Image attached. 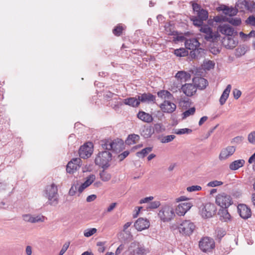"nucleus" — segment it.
Returning <instances> with one entry per match:
<instances>
[{
  "label": "nucleus",
  "instance_id": "2eb2a0df",
  "mask_svg": "<svg viewBox=\"0 0 255 255\" xmlns=\"http://www.w3.org/2000/svg\"><path fill=\"white\" fill-rule=\"evenodd\" d=\"M238 211L240 216L244 219H247L252 215L251 210L246 205L240 204L238 206Z\"/></svg>",
  "mask_w": 255,
  "mask_h": 255
},
{
  "label": "nucleus",
  "instance_id": "f3484780",
  "mask_svg": "<svg viewBox=\"0 0 255 255\" xmlns=\"http://www.w3.org/2000/svg\"><path fill=\"white\" fill-rule=\"evenodd\" d=\"M138 95L135 97H129L123 100V103H119L118 105L122 106L123 104L129 106L133 108L138 107L139 105Z\"/></svg>",
  "mask_w": 255,
  "mask_h": 255
},
{
  "label": "nucleus",
  "instance_id": "72a5a7b5",
  "mask_svg": "<svg viewBox=\"0 0 255 255\" xmlns=\"http://www.w3.org/2000/svg\"><path fill=\"white\" fill-rule=\"evenodd\" d=\"M152 150V147H147L142 149L140 151L136 152V156L138 157L143 158L147 155Z\"/></svg>",
  "mask_w": 255,
  "mask_h": 255
},
{
  "label": "nucleus",
  "instance_id": "393cba45",
  "mask_svg": "<svg viewBox=\"0 0 255 255\" xmlns=\"http://www.w3.org/2000/svg\"><path fill=\"white\" fill-rule=\"evenodd\" d=\"M154 130L151 126H144L141 130V135L145 138H147L151 136L154 133Z\"/></svg>",
  "mask_w": 255,
  "mask_h": 255
},
{
  "label": "nucleus",
  "instance_id": "5fc2aeb1",
  "mask_svg": "<svg viewBox=\"0 0 255 255\" xmlns=\"http://www.w3.org/2000/svg\"><path fill=\"white\" fill-rule=\"evenodd\" d=\"M69 245H70L69 242L65 243L63 245L62 248L60 252L59 255H63L66 252V251L67 250V249H68Z\"/></svg>",
  "mask_w": 255,
  "mask_h": 255
},
{
  "label": "nucleus",
  "instance_id": "69168bd1",
  "mask_svg": "<svg viewBox=\"0 0 255 255\" xmlns=\"http://www.w3.org/2000/svg\"><path fill=\"white\" fill-rule=\"evenodd\" d=\"M153 199V197L152 196H150L148 197L144 198L142 199H141L140 201V203H147L149 202L150 201H151Z\"/></svg>",
  "mask_w": 255,
  "mask_h": 255
},
{
  "label": "nucleus",
  "instance_id": "09e8293b",
  "mask_svg": "<svg viewBox=\"0 0 255 255\" xmlns=\"http://www.w3.org/2000/svg\"><path fill=\"white\" fill-rule=\"evenodd\" d=\"M223 184V182L222 181H218V180H214V181L209 182L207 184V186L208 187H214L221 186Z\"/></svg>",
  "mask_w": 255,
  "mask_h": 255
},
{
  "label": "nucleus",
  "instance_id": "4be33fe9",
  "mask_svg": "<svg viewBox=\"0 0 255 255\" xmlns=\"http://www.w3.org/2000/svg\"><path fill=\"white\" fill-rule=\"evenodd\" d=\"M182 92L188 97L193 95L197 91V87L192 84H185L182 86Z\"/></svg>",
  "mask_w": 255,
  "mask_h": 255
},
{
  "label": "nucleus",
  "instance_id": "0eeeda50",
  "mask_svg": "<svg viewBox=\"0 0 255 255\" xmlns=\"http://www.w3.org/2000/svg\"><path fill=\"white\" fill-rule=\"evenodd\" d=\"M216 203L222 208L227 209L233 203L230 195L221 193L218 194L216 197Z\"/></svg>",
  "mask_w": 255,
  "mask_h": 255
},
{
  "label": "nucleus",
  "instance_id": "7ed1b4c3",
  "mask_svg": "<svg viewBox=\"0 0 255 255\" xmlns=\"http://www.w3.org/2000/svg\"><path fill=\"white\" fill-rule=\"evenodd\" d=\"M101 145L104 150H113L118 152L123 149L124 141L119 139L114 140L105 139L101 141Z\"/></svg>",
  "mask_w": 255,
  "mask_h": 255
},
{
  "label": "nucleus",
  "instance_id": "de8ad7c7",
  "mask_svg": "<svg viewBox=\"0 0 255 255\" xmlns=\"http://www.w3.org/2000/svg\"><path fill=\"white\" fill-rule=\"evenodd\" d=\"M195 112V108L193 107L191 108L188 110L186 111L183 113V118H186L191 115H192L194 114Z\"/></svg>",
  "mask_w": 255,
  "mask_h": 255
},
{
  "label": "nucleus",
  "instance_id": "6e6552de",
  "mask_svg": "<svg viewBox=\"0 0 255 255\" xmlns=\"http://www.w3.org/2000/svg\"><path fill=\"white\" fill-rule=\"evenodd\" d=\"M200 249L204 252H210L215 247L214 240L209 237H204L199 242Z\"/></svg>",
  "mask_w": 255,
  "mask_h": 255
},
{
  "label": "nucleus",
  "instance_id": "b1692460",
  "mask_svg": "<svg viewBox=\"0 0 255 255\" xmlns=\"http://www.w3.org/2000/svg\"><path fill=\"white\" fill-rule=\"evenodd\" d=\"M190 74L186 72L180 71H178L176 75L175 79H177L180 82H184L190 79Z\"/></svg>",
  "mask_w": 255,
  "mask_h": 255
},
{
  "label": "nucleus",
  "instance_id": "ea45409f",
  "mask_svg": "<svg viewBox=\"0 0 255 255\" xmlns=\"http://www.w3.org/2000/svg\"><path fill=\"white\" fill-rule=\"evenodd\" d=\"M208 82L206 79L203 78L198 79V84L197 87L200 89H205L208 85Z\"/></svg>",
  "mask_w": 255,
  "mask_h": 255
},
{
  "label": "nucleus",
  "instance_id": "8fccbe9b",
  "mask_svg": "<svg viewBox=\"0 0 255 255\" xmlns=\"http://www.w3.org/2000/svg\"><path fill=\"white\" fill-rule=\"evenodd\" d=\"M44 220V217L41 215L32 216V222L31 223H35L37 222H43Z\"/></svg>",
  "mask_w": 255,
  "mask_h": 255
},
{
  "label": "nucleus",
  "instance_id": "680f3d73",
  "mask_svg": "<svg viewBox=\"0 0 255 255\" xmlns=\"http://www.w3.org/2000/svg\"><path fill=\"white\" fill-rule=\"evenodd\" d=\"M77 187L76 186L73 185L71 187L69 191V194L70 196H74L76 193Z\"/></svg>",
  "mask_w": 255,
  "mask_h": 255
},
{
  "label": "nucleus",
  "instance_id": "58836bf2",
  "mask_svg": "<svg viewBox=\"0 0 255 255\" xmlns=\"http://www.w3.org/2000/svg\"><path fill=\"white\" fill-rule=\"evenodd\" d=\"M196 14L198 18L201 19L203 21L206 20L208 17V11L204 9H202V10L199 11Z\"/></svg>",
  "mask_w": 255,
  "mask_h": 255
},
{
  "label": "nucleus",
  "instance_id": "cd10ccee",
  "mask_svg": "<svg viewBox=\"0 0 255 255\" xmlns=\"http://www.w3.org/2000/svg\"><path fill=\"white\" fill-rule=\"evenodd\" d=\"M223 13L226 15H229L231 17L236 15L238 12V10L236 8L234 7H229L227 6L224 5L223 8H222Z\"/></svg>",
  "mask_w": 255,
  "mask_h": 255
},
{
  "label": "nucleus",
  "instance_id": "338daca9",
  "mask_svg": "<svg viewBox=\"0 0 255 255\" xmlns=\"http://www.w3.org/2000/svg\"><path fill=\"white\" fill-rule=\"evenodd\" d=\"M96 195L94 194L89 195L87 197L86 201L88 202H92L95 200L96 199Z\"/></svg>",
  "mask_w": 255,
  "mask_h": 255
},
{
  "label": "nucleus",
  "instance_id": "a19ab883",
  "mask_svg": "<svg viewBox=\"0 0 255 255\" xmlns=\"http://www.w3.org/2000/svg\"><path fill=\"white\" fill-rule=\"evenodd\" d=\"M124 29L123 26L119 24L116 26L113 30V32L116 36H120L122 34L123 30Z\"/></svg>",
  "mask_w": 255,
  "mask_h": 255
},
{
  "label": "nucleus",
  "instance_id": "774afa93",
  "mask_svg": "<svg viewBox=\"0 0 255 255\" xmlns=\"http://www.w3.org/2000/svg\"><path fill=\"white\" fill-rule=\"evenodd\" d=\"M242 140L243 137L242 136H237L232 139V142L239 143L242 141Z\"/></svg>",
  "mask_w": 255,
  "mask_h": 255
},
{
  "label": "nucleus",
  "instance_id": "e2e57ef3",
  "mask_svg": "<svg viewBox=\"0 0 255 255\" xmlns=\"http://www.w3.org/2000/svg\"><path fill=\"white\" fill-rule=\"evenodd\" d=\"M227 17H224L223 16H217L215 17L214 20L217 22H220L222 21H226V18Z\"/></svg>",
  "mask_w": 255,
  "mask_h": 255
},
{
  "label": "nucleus",
  "instance_id": "a18cd8bd",
  "mask_svg": "<svg viewBox=\"0 0 255 255\" xmlns=\"http://www.w3.org/2000/svg\"><path fill=\"white\" fill-rule=\"evenodd\" d=\"M174 54L179 57H183L187 55V52L184 48L177 49L174 50Z\"/></svg>",
  "mask_w": 255,
  "mask_h": 255
},
{
  "label": "nucleus",
  "instance_id": "79ce46f5",
  "mask_svg": "<svg viewBox=\"0 0 255 255\" xmlns=\"http://www.w3.org/2000/svg\"><path fill=\"white\" fill-rule=\"evenodd\" d=\"M100 176L101 180L105 182L110 180L111 178V174L104 170L100 172Z\"/></svg>",
  "mask_w": 255,
  "mask_h": 255
},
{
  "label": "nucleus",
  "instance_id": "052dcab7",
  "mask_svg": "<svg viewBox=\"0 0 255 255\" xmlns=\"http://www.w3.org/2000/svg\"><path fill=\"white\" fill-rule=\"evenodd\" d=\"M24 221L28 222H32V215L30 214H25L22 216Z\"/></svg>",
  "mask_w": 255,
  "mask_h": 255
},
{
  "label": "nucleus",
  "instance_id": "6e6d98bb",
  "mask_svg": "<svg viewBox=\"0 0 255 255\" xmlns=\"http://www.w3.org/2000/svg\"><path fill=\"white\" fill-rule=\"evenodd\" d=\"M154 131L159 133L162 132L164 130V129L162 128V126L160 124H156L154 125V128H153Z\"/></svg>",
  "mask_w": 255,
  "mask_h": 255
},
{
  "label": "nucleus",
  "instance_id": "423d86ee",
  "mask_svg": "<svg viewBox=\"0 0 255 255\" xmlns=\"http://www.w3.org/2000/svg\"><path fill=\"white\" fill-rule=\"evenodd\" d=\"M180 234L185 236L191 235L195 229V225L190 220L182 221L178 227Z\"/></svg>",
  "mask_w": 255,
  "mask_h": 255
},
{
  "label": "nucleus",
  "instance_id": "49530a36",
  "mask_svg": "<svg viewBox=\"0 0 255 255\" xmlns=\"http://www.w3.org/2000/svg\"><path fill=\"white\" fill-rule=\"evenodd\" d=\"M10 189L8 184L0 182V193H5L8 191Z\"/></svg>",
  "mask_w": 255,
  "mask_h": 255
},
{
  "label": "nucleus",
  "instance_id": "c9c22d12",
  "mask_svg": "<svg viewBox=\"0 0 255 255\" xmlns=\"http://www.w3.org/2000/svg\"><path fill=\"white\" fill-rule=\"evenodd\" d=\"M192 131L191 129L188 128H181V129H174L173 133L178 135L184 134H189Z\"/></svg>",
  "mask_w": 255,
  "mask_h": 255
},
{
  "label": "nucleus",
  "instance_id": "39448f33",
  "mask_svg": "<svg viewBox=\"0 0 255 255\" xmlns=\"http://www.w3.org/2000/svg\"><path fill=\"white\" fill-rule=\"evenodd\" d=\"M216 211V206L211 203L203 204L199 209V213L203 218H211L215 214Z\"/></svg>",
  "mask_w": 255,
  "mask_h": 255
},
{
  "label": "nucleus",
  "instance_id": "ddd939ff",
  "mask_svg": "<svg viewBox=\"0 0 255 255\" xmlns=\"http://www.w3.org/2000/svg\"><path fill=\"white\" fill-rule=\"evenodd\" d=\"M81 159L79 158H75L69 161L66 167V171L68 173H73L77 170L80 167Z\"/></svg>",
  "mask_w": 255,
  "mask_h": 255
},
{
  "label": "nucleus",
  "instance_id": "a211bd4d",
  "mask_svg": "<svg viewBox=\"0 0 255 255\" xmlns=\"http://www.w3.org/2000/svg\"><path fill=\"white\" fill-rule=\"evenodd\" d=\"M200 43L195 38H191L187 39L185 41V46L187 49L191 50L194 52L193 54H195V51H198V47Z\"/></svg>",
  "mask_w": 255,
  "mask_h": 255
},
{
  "label": "nucleus",
  "instance_id": "e433bc0d",
  "mask_svg": "<svg viewBox=\"0 0 255 255\" xmlns=\"http://www.w3.org/2000/svg\"><path fill=\"white\" fill-rule=\"evenodd\" d=\"M214 66L215 63L211 60H205L203 64L204 69L207 70L214 68Z\"/></svg>",
  "mask_w": 255,
  "mask_h": 255
},
{
  "label": "nucleus",
  "instance_id": "f8f14e48",
  "mask_svg": "<svg viewBox=\"0 0 255 255\" xmlns=\"http://www.w3.org/2000/svg\"><path fill=\"white\" fill-rule=\"evenodd\" d=\"M218 30L226 36H235L237 35V32L235 31L234 28L227 24L220 25Z\"/></svg>",
  "mask_w": 255,
  "mask_h": 255
},
{
  "label": "nucleus",
  "instance_id": "c85d7f7f",
  "mask_svg": "<svg viewBox=\"0 0 255 255\" xmlns=\"http://www.w3.org/2000/svg\"><path fill=\"white\" fill-rule=\"evenodd\" d=\"M245 163V161L244 159L235 160L230 164L229 168L232 170H236L243 166Z\"/></svg>",
  "mask_w": 255,
  "mask_h": 255
},
{
  "label": "nucleus",
  "instance_id": "13d9d810",
  "mask_svg": "<svg viewBox=\"0 0 255 255\" xmlns=\"http://www.w3.org/2000/svg\"><path fill=\"white\" fill-rule=\"evenodd\" d=\"M128 154H129V151H127V150L125 151L124 152H123L122 153L119 155L118 157H119V160L120 161H122L126 157H127Z\"/></svg>",
  "mask_w": 255,
  "mask_h": 255
},
{
  "label": "nucleus",
  "instance_id": "a878e982",
  "mask_svg": "<svg viewBox=\"0 0 255 255\" xmlns=\"http://www.w3.org/2000/svg\"><path fill=\"white\" fill-rule=\"evenodd\" d=\"M231 88V85L230 84L228 85L226 88L223 91L219 100L220 103L221 105H223L228 98Z\"/></svg>",
  "mask_w": 255,
  "mask_h": 255
},
{
  "label": "nucleus",
  "instance_id": "bf43d9fd",
  "mask_svg": "<svg viewBox=\"0 0 255 255\" xmlns=\"http://www.w3.org/2000/svg\"><path fill=\"white\" fill-rule=\"evenodd\" d=\"M192 7L193 10L195 12H196V14L199 12V11H200V10H201L202 9L201 8V6L197 3H193L192 4Z\"/></svg>",
  "mask_w": 255,
  "mask_h": 255
},
{
  "label": "nucleus",
  "instance_id": "473e14b6",
  "mask_svg": "<svg viewBox=\"0 0 255 255\" xmlns=\"http://www.w3.org/2000/svg\"><path fill=\"white\" fill-rule=\"evenodd\" d=\"M219 214L221 218V219L224 220L225 222H227L230 218V215L226 209L223 208L222 210H220L219 212Z\"/></svg>",
  "mask_w": 255,
  "mask_h": 255
},
{
  "label": "nucleus",
  "instance_id": "3c124183",
  "mask_svg": "<svg viewBox=\"0 0 255 255\" xmlns=\"http://www.w3.org/2000/svg\"><path fill=\"white\" fill-rule=\"evenodd\" d=\"M175 138L174 135H169L163 137L161 139L162 143H168L173 140Z\"/></svg>",
  "mask_w": 255,
  "mask_h": 255
},
{
  "label": "nucleus",
  "instance_id": "f03ea898",
  "mask_svg": "<svg viewBox=\"0 0 255 255\" xmlns=\"http://www.w3.org/2000/svg\"><path fill=\"white\" fill-rule=\"evenodd\" d=\"M194 25L198 26H201L200 30L204 33V38L207 41H214L218 37V33H214L212 28L207 25H202L203 20L197 17H194L192 19Z\"/></svg>",
  "mask_w": 255,
  "mask_h": 255
},
{
  "label": "nucleus",
  "instance_id": "9b49d317",
  "mask_svg": "<svg viewBox=\"0 0 255 255\" xmlns=\"http://www.w3.org/2000/svg\"><path fill=\"white\" fill-rule=\"evenodd\" d=\"M236 147L234 146H228L223 148L219 155V159L220 161L226 160L231 156L235 152Z\"/></svg>",
  "mask_w": 255,
  "mask_h": 255
},
{
  "label": "nucleus",
  "instance_id": "c03bdc74",
  "mask_svg": "<svg viewBox=\"0 0 255 255\" xmlns=\"http://www.w3.org/2000/svg\"><path fill=\"white\" fill-rule=\"evenodd\" d=\"M160 205V203L159 201H155L150 203L148 205H147L146 208L148 210H152V209H156Z\"/></svg>",
  "mask_w": 255,
  "mask_h": 255
},
{
  "label": "nucleus",
  "instance_id": "dca6fc26",
  "mask_svg": "<svg viewBox=\"0 0 255 255\" xmlns=\"http://www.w3.org/2000/svg\"><path fill=\"white\" fill-rule=\"evenodd\" d=\"M222 43L227 48L233 49L238 44V41L235 36H225L223 38Z\"/></svg>",
  "mask_w": 255,
  "mask_h": 255
},
{
  "label": "nucleus",
  "instance_id": "4d7b16f0",
  "mask_svg": "<svg viewBox=\"0 0 255 255\" xmlns=\"http://www.w3.org/2000/svg\"><path fill=\"white\" fill-rule=\"evenodd\" d=\"M233 93L235 99H238L242 94L241 91L237 89H234Z\"/></svg>",
  "mask_w": 255,
  "mask_h": 255
},
{
  "label": "nucleus",
  "instance_id": "f257e3e1",
  "mask_svg": "<svg viewBox=\"0 0 255 255\" xmlns=\"http://www.w3.org/2000/svg\"><path fill=\"white\" fill-rule=\"evenodd\" d=\"M43 195L48 199V203L51 206H56L59 203L58 188L54 183L46 186Z\"/></svg>",
  "mask_w": 255,
  "mask_h": 255
},
{
  "label": "nucleus",
  "instance_id": "f704fd0d",
  "mask_svg": "<svg viewBox=\"0 0 255 255\" xmlns=\"http://www.w3.org/2000/svg\"><path fill=\"white\" fill-rule=\"evenodd\" d=\"M226 21L234 26H238L241 23V18L238 17H227L226 18Z\"/></svg>",
  "mask_w": 255,
  "mask_h": 255
},
{
  "label": "nucleus",
  "instance_id": "1a4fd4ad",
  "mask_svg": "<svg viewBox=\"0 0 255 255\" xmlns=\"http://www.w3.org/2000/svg\"><path fill=\"white\" fill-rule=\"evenodd\" d=\"M158 215L163 222L169 221L174 216L173 209L169 206H165L159 211Z\"/></svg>",
  "mask_w": 255,
  "mask_h": 255
},
{
  "label": "nucleus",
  "instance_id": "37998d69",
  "mask_svg": "<svg viewBox=\"0 0 255 255\" xmlns=\"http://www.w3.org/2000/svg\"><path fill=\"white\" fill-rule=\"evenodd\" d=\"M97 231L96 228H90L84 230V236L86 237H90L95 234Z\"/></svg>",
  "mask_w": 255,
  "mask_h": 255
},
{
  "label": "nucleus",
  "instance_id": "6ab92c4d",
  "mask_svg": "<svg viewBox=\"0 0 255 255\" xmlns=\"http://www.w3.org/2000/svg\"><path fill=\"white\" fill-rule=\"evenodd\" d=\"M160 108L164 113H172L176 110V106L174 103L168 100H165L164 102L161 104Z\"/></svg>",
  "mask_w": 255,
  "mask_h": 255
},
{
  "label": "nucleus",
  "instance_id": "aec40b11",
  "mask_svg": "<svg viewBox=\"0 0 255 255\" xmlns=\"http://www.w3.org/2000/svg\"><path fill=\"white\" fill-rule=\"evenodd\" d=\"M149 222L146 219L140 218L134 223V227L138 231H142L149 227Z\"/></svg>",
  "mask_w": 255,
  "mask_h": 255
},
{
  "label": "nucleus",
  "instance_id": "4c0bfd02",
  "mask_svg": "<svg viewBox=\"0 0 255 255\" xmlns=\"http://www.w3.org/2000/svg\"><path fill=\"white\" fill-rule=\"evenodd\" d=\"M247 51V48L244 46H240L236 49L235 55L237 57H239L244 55Z\"/></svg>",
  "mask_w": 255,
  "mask_h": 255
},
{
  "label": "nucleus",
  "instance_id": "4468645a",
  "mask_svg": "<svg viewBox=\"0 0 255 255\" xmlns=\"http://www.w3.org/2000/svg\"><path fill=\"white\" fill-rule=\"evenodd\" d=\"M139 103L151 104L154 103L155 101V96L149 93H143L138 95Z\"/></svg>",
  "mask_w": 255,
  "mask_h": 255
},
{
  "label": "nucleus",
  "instance_id": "c756f323",
  "mask_svg": "<svg viewBox=\"0 0 255 255\" xmlns=\"http://www.w3.org/2000/svg\"><path fill=\"white\" fill-rule=\"evenodd\" d=\"M182 83L176 79L175 80L171 82L169 89L173 92H176L178 90L182 89Z\"/></svg>",
  "mask_w": 255,
  "mask_h": 255
},
{
  "label": "nucleus",
  "instance_id": "412c9836",
  "mask_svg": "<svg viewBox=\"0 0 255 255\" xmlns=\"http://www.w3.org/2000/svg\"><path fill=\"white\" fill-rule=\"evenodd\" d=\"M190 203H182L179 204L175 209V212L179 216H183L191 208Z\"/></svg>",
  "mask_w": 255,
  "mask_h": 255
},
{
  "label": "nucleus",
  "instance_id": "2f4dec72",
  "mask_svg": "<svg viewBox=\"0 0 255 255\" xmlns=\"http://www.w3.org/2000/svg\"><path fill=\"white\" fill-rule=\"evenodd\" d=\"M159 97L165 99V100H170L172 98V95L168 91L162 90L157 93Z\"/></svg>",
  "mask_w": 255,
  "mask_h": 255
},
{
  "label": "nucleus",
  "instance_id": "864d4df0",
  "mask_svg": "<svg viewBox=\"0 0 255 255\" xmlns=\"http://www.w3.org/2000/svg\"><path fill=\"white\" fill-rule=\"evenodd\" d=\"M202 189V187L199 185H193L187 188V190L188 192H194L197 191H200Z\"/></svg>",
  "mask_w": 255,
  "mask_h": 255
},
{
  "label": "nucleus",
  "instance_id": "0e129e2a",
  "mask_svg": "<svg viewBox=\"0 0 255 255\" xmlns=\"http://www.w3.org/2000/svg\"><path fill=\"white\" fill-rule=\"evenodd\" d=\"M247 22L252 25H255V17L253 16H249L247 20Z\"/></svg>",
  "mask_w": 255,
  "mask_h": 255
},
{
  "label": "nucleus",
  "instance_id": "20e7f679",
  "mask_svg": "<svg viewBox=\"0 0 255 255\" xmlns=\"http://www.w3.org/2000/svg\"><path fill=\"white\" fill-rule=\"evenodd\" d=\"M112 156L109 150L100 151L95 158V163L103 168H106L110 166L109 162L112 160Z\"/></svg>",
  "mask_w": 255,
  "mask_h": 255
},
{
  "label": "nucleus",
  "instance_id": "9d476101",
  "mask_svg": "<svg viewBox=\"0 0 255 255\" xmlns=\"http://www.w3.org/2000/svg\"><path fill=\"white\" fill-rule=\"evenodd\" d=\"M93 152V145L91 142H87L81 146L79 150V156L81 158L86 159L92 155Z\"/></svg>",
  "mask_w": 255,
  "mask_h": 255
},
{
  "label": "nucleus",
  "instance_id": "5701e85b",
  "mask_svg": "<svg viewBox=\"0 0 255 255\" xmlns=\"http://www.w3.org/2000/svg\"><path fill=\"white\" fill-rule=\"evenodd\" d=\"M95 180V176L94 174H91L86 178V181L82 183L78 188V190L80 193L89 186Z\"/></svg>",
  "mask_w": 255,
  "mask_h": 255
},
{
  "label": "nucleus",
  "instance_id": "7c9ffc66",
  "mask_svg": "<svg viewBox=\"0 0 255 255\" xmlns=\"http://www.w3.org/2000/svg\"><path fill=\"white\" fill-rule=\"evenodd\" d=\"M140 137L138 135L135 134H131L128 136L126 140V143L128 145L135 144L139 140Z\"/></svg>",
  "mask_w": 255,
  "mask_h": 255
},
{
  "label": "nucleus",
  "instance_id": "bb28decb",
  "mask_svg": "<svg viewBox=\"0 0 255 255\" xmlns=\"http://www.w3.org/2000/svg\"><path fill=\"white\" fill-rule=\"evenodd\" d=\"M137 118L146 123H151L153 121L151 115L143 111L139 112L137 114Z\"/></svg>",
  "mask_w": 255,
  "mask_h": 255
},
{
  "label": "nucleus",
  "instance_id": "603ef678",
  "mask_svg": "<svg viewBox=\"0 0 255 255\" xmlns=\"http://www.w3.org/2000/svg\"><path fill=\"white\" fill-rule=\"evenodd\" d=\"M248 138L250 143L255 144V131H252L249 133Z\"/></svg>",
  "mask_w": 255,
  "mask_h": 255
}]
</instances>
